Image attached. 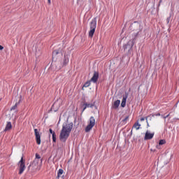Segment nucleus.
<instances>
[{
	"label": "nucleus",
	"instance_id": "obj_1",
	"mask_svg": "<svg viewBox=\"0 0 179 179\" xmlns=\"http://www.w3.org/2000/svg\"><path fill=\"white\" fill-rule=\"evenodd\" d=\"M73 128V123H64L62 124V128L59 134V139L62 142H66Z\"/></svg>",
	"mask_w": 179,
	"mask_h": 179
},
{
	"label": "nucleus",
	"instance_id": "obj_2",
	"mask_svg": "<svg viewBox=\"0 0 179 179\" xmlns=\"http://www.w3.org/2000/svg\"><path fill=\"white\" fill-rule=\"evenodd\" d=\"M90 30L89 31V37H93L94 36V31H96V27L97 26V20L94 18L90 22Z\"/></svg>",
	"mask_w": 179,
	"mask_h": 179
},
{
	"label": "nucleus",
	"instance_id": "obj_3",
	"mask_svg": "<svg viewBox=\"0 0 179 179\" xmlns=\"http://www.w3.org/2000/svg\"><path fill=\"white\" fill-rule=\"evenodd\" d=\"M18 168H19V173L18 174L22 175L24 170H26V164L24 159H23V157H21V159L18 162Z\"/></svg>",
	"mask_w": 179,
	"mask_h": 179
},
{
	"label": "nucleus",
	"instance_id": "obj_4",
	"mask_svg": "<svg viewBox=\"0 0 179 179\" xmlns=\"http://www.w3.org/2000/svg\"><path fill=\"white\" fill-rule=\"evenodd\" d=\"M69 55H64V59L60 62V65L57 67V69H61L69 64Z\"/></svg>",
	"mask_w": 179,
	"mask_h": 179
},
{
	"label": "nucleus",
	"instance_id": "obj_5",
	"mask_svg": "<svg viewBox=\"0 0 179 179\" xmlns=\"http://www.w3.org/2000/svg\"><path fill=\"white\" fill-rule=\"evenodd\" d=\"M96 125V119L93 116L90 118V123L85 127V132H90V130Z\"/></svg>",
	"mask_w": 179,
	"mask_h": 179
},
{
	"label": "nucleus",
	"instance_id": "obj_6",
	"mask_svg": "<svg viewBox=\"0 0 179 179\" xmlns=\"http://www.w3.org/2000/svg\"><path fill=\"white\" fill-rule=\"evenodd\" d=\"M35 139L37 145H41V134L37 129H34Z\"/></svg>",
	"mask_w": 179,
	"mask_h": 179
},
{
	"label": "nucleus",
	"instance_id": "obj_7",
	"mask_svg": "<svg viewBox=\"0 0 179 179\" xmlns=\"http://www.w3.org/2000/svg\"><path fill=\"white\" fill-rule=\"evenodd\" d=\"M153 136H155V132L150 133L149 130H147L144 136V141H150V139H153Z\"/></svg>",
	"mask_w": 179,
	"mask_h": 179
},
{
	"label": "nucleus",
	"instance_id": "obj_8",
	"mask_svg": "<svg viewBox=\"0 0 179 179\" xmlns=\"http://www.w3.org/2000/svg\"><path fill=\"white\" fill-rule=\"evenodd\" d=\"M58 57H62V52L56 50L52 52V59L53 61H56L58 59Z\"/></svg>",
	"mask_w": 179,
	"mask_h": 179
},
{
	"label": "nucleus",
	"instance_id": "obj_9",
	"mask_svg": "<svg viewBox=\"0 0 179 179\" xmlns=\"http://www.w3.org/2000/svg\"><path fill=\"white\" fill-rule=\"evenodd\" d=\"M40 159H41V157L38 153L36 154V158L34 160V163L30 164V166H32V167H34L38 165V162L40 161Z\"/></svg>",
	"mask_w": 179,
	"mask_h": 179
},
{
	"label": "nucleus",
	"instance_id": "obj_10",
	"mask_svg": "<svg viewBox=\"0 0 179 179\" xmlns=\"http://www.w3.org/2000/svg\"><path fill=\"white\" fill-rule=\"evenodd\" d=\"M99 79V72L94 71L93 76L91 78V81L93 82L94 83H96Z\"/></svg>",
	"mask_w": 179,
	"mask_h": 179
},
{
	"label": "nucleus",
	"instance_id": "obj_11",
	"mask_svg": "<svg viewBox=\"0 0 179 179\" xmlns=\"http://www.w3.org/2000/svg\"><path fill=\"white\" fill-rule=\"evenodd\" d=\"M127 99H128V93H125V95L123 96L121 107L124 108L125 106H127Z\"/></svg>",
	"mask_w": 179,
	"mask_h": 179
},
{
	"label": "nucleus",
	"instance_id": "obj_12",
	"mask_svg": "<svg viewBox=\"0 0 179 179\" xmlns=\"http://www.w3.org/2000/svg\"><path fill=\"white\" fill-rule=\"evenodd\" d=\"M134 44H135V38H134L132 41H129L127 45H124L123 46L124 49L127 50V48H128V45H130V48H132V47H134Z\"/></svg>",
	"mask_w": 179,
	"mask_h": 179
},
{
	"label": "nucleus",
	"instance_id": "obj_13",
	"mask_svg": "<svg viewBox=\"0 0 179 179\" xmlns=\"http://www.w3.org/2000/svg\"><path fill=\"white\" fill-rule=\"evenodd\" d=\"M120 104H121V101H120V99L116 100L113 103L112 108H113L114 110H117V108H118V107H120Z\"/></svg>",
	"mask_w": 179,
	"mask_h": 179
},
{
	"label": "nucleus",
	"instance_id": "obj_14",
	"mask_svg": "<svg viewBox=\"0 0 179 179\" xmlns=\"http://www.w3.org/2000/svg\"><path fill=\"white\" fill-rule=\"evenodd\" d=\"M10 129H12V122H7V124L3 131L4 132H8V131H10Z\"/></svg>",
	"mask_w": 179,
	"mask_h": 179
},
{
	"label": "nucleus",
	"instance_id": "obj_15",
	"mask_svg": "<svg viewBox=\"0 0 179 179\" xmlns=\"http://www.w3.org/2000/svg\"><path fill=\"white\" fill-rule=\"evenodd\" d=\"M84 106H85L83 109V111H85L87 108H92V107H94V104L93 103H84Z\"/></svg>",
	"mask_w": 179,
	"mask_h": 179
},
{
	"label": "nucleus",
	"instance_id": "obj_16",
	"mask_svg": "<svg viewBox=\"0 0 179 179\" xmlns=\"http://www.w3.org/2000/svg\"><path fill=\"white\" fill-rule=\"evenodd\" d=\"M133 128H135L136 131H138V129H141V124H139V122H135L133 125Z\"/></svg>",
	"mask_w": 179,
	"mask_h": 179
},
{
	"label": "nucleus",
	"instance_id": "obj_17",
	"mask_svg": "<svg viewBox=\"0 0 179 179\" xmlns=\"http://www.w3.org/2000/svg\"><path fill=\"white\" fill-rule=\"evenodd\" d=\"M152 117H155V114H152V115H148V116H147V117H145L147 124H148V120H149L150 121H152Z\"/></svg>",
	"mask_w": 179,
	"mask_h": 179
},
{
	"label": "nucleus",
	"instance_id": "obj_18",
	"mask_svg": "<svg viewBox=\"0 0 179 179\" xmlns=\"http://www.w3.org/2000/svg\"><path fill=\"white\" fill-rule=\"evenodd\" d=\"M62 174H64V170L63 169H59V171H57V177L59 178L62 176Z\"/></svg>",
	"mask_w": 179,
	"mask_h": 179
},
{
	"label": "nucleus",
	"instance_id": "obj_19",
	"mask_svg": "<svg viewBox=\"0 0 179 179\" xmlns=\"http://www.w3.org/2000/svg\"><path fill=\"white\" fill-rule=\"evenodd\" d=\"M17 103H16L13 106L10 108V111H13L14 110H16L17 108Z\"/></svg>",
	"mask_w": 179,
	"mask_h": 179
},
{
	"label": "nucleus",
	"instance_id": "obj_20",
	"mask_svg": "<svg viewBox=\"0 0 179 179\" xmlns=\"http://www.w3.org/2000/svg\"><path fill=\"white\" fill-rule=\"evenodd\" d=\"M89 86H90V81H87L84 85L83 87H89Z\"/></svg>",
	"mask_w": 179,
	"mask_h": 179
},
{
	"label": "nucleus",
	"instance_id": "obj_21",
	"mask_svg": "<svg viewBox=\"0 0 179 179\" xmlns=\"http://www.w3.org/2000/svg\"><path fill=\"white\" fill-rule=\"evenodd\" d=\"M52 141H53V142H57V134H53V135H52Z\"/></svg>",
	"mask_w": 179,
	"mask_h": 179
},
{
	"label": "nucleus",
	"instance_id": "obj_22",
	"mask_svg": "<svg viewBox=\"0 0 179 179\" xmlns=\"http://www.w3.org/2000/svg\"><path fill=\"white\" fill-rule=\"evenodd\" d=\"M166 143V140H160L159 145H164Z\"/></svg>",
	"mask_w": 179,
	"mask_h": 179
},
{
	"label": "nucleus",
	"instance_id": "obj_23",
	"mask_svg": "<svg viewBox=\"0 0 179 179\" xmlns=\"http://www.w3.org/2000/svg\"><path fill=\"white\" fill-rule=\"evenodd\" d=\"M49 132H50V134H51L52 135L55 134V131H52V129H49Z\"/></svg>",
	"mask_w": 179,
	"mask_h": 179
},
{
	"label": "nucleus",
	"instance_id": "obj_24",
	"mask_svg": "<svg viewBox=\"0 0 179 179\" xmlns=\"http://www.w3.org/2000/svg\"><path fill=\"white\" fill-rule=\"evenodd\" d=\"M171 19V17H169L166 18V23H167V24H169V23H170Z\"/></svg>",
	"mask_w": 179,
	"mask_h": 179
},
{
	"label": "nucleus",
	"instance_id": "obj_25",
	"mask_svg": "<svg viewBox=\"0 0 179 179\" xmlns=\"http://www.w3.org/2000/svg\"><path fill=\"white\" fill-rule=\"evenodd\" d=\"M170 117V114H168L166 116H163L162 117L166 120V118H169Z\"/></svg>",
	"mask_w": 179,
	"mask_h": 179
},
{
	"label": "nucleus",
	"instance_id": "obj_26",
	"mask_svg": "<svg viewBox=\"0 0 179 179\" xmlns=\"http://www.w3.org/2000/svg\"><path fill=\"white\" fill-rule=\"evenodd\" d=\"M129 118V116H127V117L123 120V122H125V121H127Z\"/></svg>",
	"mask_w": 179,
	"mask_h": 179
},
{
	"label": "nucleus",
	"instance_id": "obj_27",
	"mask_svg": "<svg viewBox=\"0 0 179 179\" xmlns=\"http://www.w3.org/2000/svg\"><path fill=\"white\" fill-rule=\"evenodd\" d=\"M156 116V117H160V113H157V114H155L154 116Z\"/></svg>",
	"mask_w": 179,
	"mask_h": 179
},
{
	"label": "nucleus",
	"instance_id": "obj_28",
	"mask_svg": "<svg viewBox=\"0 0 179 179\" xmlns=\"http://www.w3.org/2000/svg\"><path fill=\"white\" fill-rule=\"evenodd\" d=\"M145 120V117H141V119H140V121H141V122H143V121H144Z\"/></svg>",
	"mask_w": 179,
	"mask_h": 179
},
{
	"label": "nucleus",
	"instance_id": "obj_29",
	"mask_svg": "<svg viewBox=\"0 0 179 179\" xmlns=\"http://www.w3.org/2000/svg\"><path fill=\"white\" fill-rule=\"evenodd\" d=\"M0 50H3V46H2V45H0Z\"/></svg>",
	"mask_w": 179,
	"mask_h": 179
},
{
	"label": "nucleus",
	"instance_id": "obj_30",
	"mask_svg": "<svg viewBox=\"0 0 179 179\" xmlns=\"http://www.w3.org/2000/svg\"><path fill=\"white\" fill-rule=\"evenodd\" d=\"M54 106H55V104H53L51 109H50V111H52V108H54Z\"/></svg>",
	"mask_w": 179,
	"mask_h": 179
},
{
	"label": "nucleus",
	"instance_id": "obj_31",
	"mask_svg": "<svg viewBox=\"0 0 179 179\" xmlns=\"http://www.w3.org/2000/svg\"><path fill=\"white\" fill-rule=\"evenodd\" d=\"M48 3H51V0H48Z\"/></svg>",
	"mask_w": 179,
	"mask_h": 179
},
{
	"label": "nucleus",
	"instance_id": "obj_32",
	"mask_svg": "<svg viewBox=\"0 0 179 179\" xmlns=\"http://www.w3.org/2000/svg\"><path fill=\"white\" fill-rule=\"evenodd\" d=\"M147 126H148V127H149V122H148V123H147Z\"/></svg>",
	"mask_w": 179,
	"mask_h": 179
},
{
	"label": "nucleus",
	"instance_id": "obj_33",
	"mask_svg": "<svg viewBox=\"0 0 179 179\" xmlns=\"http://www.w3.org/2000/svg\"><path fill=\"white\" fill-rule=\"evenodd\" d=\"M138 34V33H136V34H135V36H136Z\"/></svg>",
	"mask_w": 179,
	"mask_h": 179
},
{
	"label": "nucleus",
	"instance_id": "obj_34",
	"mask_svg": "<svg viewBox=\"0 0 179 179\" xmlns=\"http://www.w3.org/2000/svg\"><path fill=\"white\" fill-rule=\"evenodd\" d=\"M131 134H132V130L131 131Z\"/></svg>",
	"mask_w": 179,
	"mask_h": 179
}]
</instances>
